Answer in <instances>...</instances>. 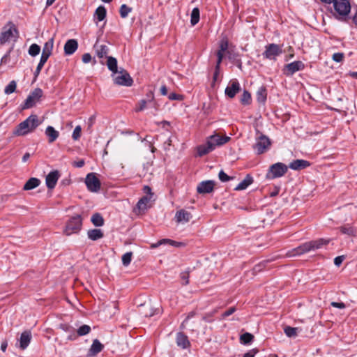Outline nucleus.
Listing matches in <instances>:
<instances>
[{
    "mask_svg": "<svg viewBox=\"0 0 357 357\" xmlns=\"http://www.w3.org/2000/svg\"><path fill=\"white\" fill-rule=\"evenodd\" d=\"M254 340V335L250 333H245L240 336V341L242 344H250Z\"/></svg>",
    "mask_w": 357,
    "mask_h": 357,
    "instance_id": "nucleus-38",
    "label": "nucleus"
},
{
    "mask_svg": "<svg viewBox=\"0 0 357 357\" xmlns=\"http://www.w3.org/2000/svg\"><path fill=\"white\" fill-rule=\"evenodd\" d=\"M176 218L178 222L185 223L190 221L192 218V215L190 212L182 209L176 212Z\"/></svg>",
    "mask_w": 357,
    "mask_h": 357,
    "instance_id": "nucleus-23",
    "label": "nucleus"
},
{
    "mask_svg": "<svg viewBox=\"0 0 357 357\" xmlns=\"http://www.w3.org/2000/svg\"><path fill=\"white\" fill-rule=\"evenodd\" d=\"M87 235L89 239L92 241H97L103 237V232L100 229H90L87 232Z\"/></svg>",
    "mask_w": 357,
    "mask_h": 357,
    "instance_id": "nucleus-29",
    "label": "nucleus"
},
{
    "mask_svg": "<svg viewBox=\"0 0 357 357\" xmlns=\"http://www.w3.org/2000/svg\"><path fill=\"white\" fill-rule=\"evenodd\" d=\"M257 100L260 103H264L267 98V91L265 86H261L257 91Z\"/></svg>",
    "mask_w": 357,
    "mask_h": 357,
    "instance_id": "nucleus-32",
    "label": "nucleus"
},
{
    "mask_svg": "<svg viewBox=\"0 0 357 357\" xmlns=\"http://www.w3.org/2000/svg\"><path fill=\"white\" fill-rule=\"evenodd\" d=\"M153 139L154 138L151 136H146V137L142 139V142H146L149 146H151L153 143Z\"/></svg>",
    "mask_w": 357,
    "mask_h": 357,
    "instance_id": "nucleus-63",
    "label": "nucleus"
},
{
    "mask_svg": "<svg viewBox=\"0 0 357 357\" xmlns=\"http://www.w3.org/2000/svg\"><path fill=\"white\" fill-rule=\"evenodd\" d=\"M287 172V166L283 163L278 162L272 165L270 168L267 177L275 178L282 176Z\"/></svg>",
    "mask_w": 357,
    "mask_h": 357,
    "instance_id": "nucleus-11",
    "label": "nucleus"
},
{
    "mask_svg": "<svg viewBox=\"0 0 357 357\" xmlns=\"http://www.w3.org/2000/svg\"><path fill=\"white\" fill-rule=\"evenodd\" d=\"M45 135L48 137V142L53 143L59 136V132L52 126H49L45 130Z\"/></svg>",
    "mask_w": 357,
    "mask_h": 357,
    "instance_id": "nucleus-26",
    "label": "nucleus"
},
{
    "mask_svg": "<svg viewBox=\"0 0 357 357\" xmlns=\"http://www.w3.org/2000/svg\"><path fill=\"white\" fill-rule=\"evenodd\" d=\"M215 182L212 180L202 181L197 188V191L199 194L210 193L213 191Z\"/></svg>",
    "mask_w": 357,
    "mask_h": 357,
    "instance_id": "nucleus-14",
    "label": "nucleus"
},
{
    "mask_svg": "<svg viewBox=\"0 0 357 357\" xmlns=\"http://www.w3.org/2000/svg\"><path fill=\"white\" fill-rule=\"evenodd\" d=\"M78 48V43L75 39H69L64 45V53L66 55H71Z\"/></svg>",
    "mask_w": 357,
    "mask_h": 357,
    "instance_id": "nucleus-17",
    "label": "nucleus"
},
{
    "mask_svg": "<svg viewBox=\"0 0 357 357\" xmlns=\"http://www.w3.org/2000/svg\"><path fill=\"white\" fill-rule=\"evenodd\" d=\"M214 312L208 313L203 316L202 319L206 322H211L213 319H211L213 316Z\"/></svg>",
    "mask_w": 357,
    "mask_h": 357,
    "instance_id": "nucleus-59",
    "label": "nucleus"
},
{
    "mask_svg": "<svg viewBox=\"0 0 357 357\" xmlns=\"http://www.w3.org/2000/svg\"><path fill=\"white\" fill-rule=\"evenodd\" d=\"M298 328H294L291 326H286L284 328V333L287 337H292L297 335Z\"/></svg>",
    "mask_w": 357,
    "mask_h": 357,
    "instance_id": "nucleus-40",
    "label": "nucleus"
},
{
    "mask_svg": "<svg viewBox=\"0 0 357 357\" xmlns=\"http://www.w3.org/2000/svg\"><path fill=\"white\" fill-rule=\"evenodd\" d=\"M59 178V172L58 170L50 172L46 176L45 183L49 189H53Z\"/></svg>",
    "mask_w": 357,
    "mask_h": 357,
    "instance_id": "nucleus-16",
    "label": "nucleus"
},
{
    "mask_svg": "<svg viewBox=\"0 0 357 357\" xmlns=\"http://www.w3.org/2000/svg\"><path fill=\"white\" fill-rule=\"evenodd\" d=\"M189 273H190V271H187L183 273H181V279L185 281V283H184L185 285H186L189 283Z\"/></svg>",
    "mask_w": 357,
    "mask_h": 357,
    "instance_id": "nucleus-53",
    "label": "nucleus"
},
{
    "mask_svg": "<svg viewBox=\"0 0 357 357\" xmlns=\"http://www.w3.org/2000/svg\"><path fill=\"white\" fill-rule=\"evenodd\" d=\"M85 183L87 189L92 192H97L100 190L101 183L95 173H89L85 178Z\"/></svg>",
    "mask_w": 357,
    "mask_h": 357,
    "instance_id": "nucleus-10",
    "label": "nucleus"
},
{
    "mask_svg": "<svg viewBox=\"0 0 357 357\" xmlns=\"http://www.w3.org/2000/svg\"><path fill=\"white\" fill-rule=\"evenodd\" d=\"M93 48L99 58L107 57L109 51V47L107 45L99 44L98 42L95 43Z\"/></svg>",
    "mask_w": 357,
    "mask_h": 357,
    "instance_id": "nucleus-21",
    "label": "nucleus"
},
{
    "mask_svg": "<svg viewBox=\"0 0 357 357\" xmlns=\"http://www.w3.org/2000/svg\"><path fill=\"white\" fill-rule=\"evenodd\" d=\"M91 220L96 227L102 226L105 222L102 216L98 213H94L91 216Z\"/></svg>",
    "mask_w": 357,
    "mask_h": 357,
    "instance_id": "nucleus-33",
    "label": "nucleus"
},
{
    "mask_svg": "<svg viewBox=\"0 0 357 357\" xmlns=\"http://www.w3.org/2000/svg\"><path fill=\"white\" fill-rule=\"evenodd\" d=\"M176 343L178 347L183 349H186L190 345L188 336L181 332L176 335Z\"/></svg>",
    "mask_w": 357,
    "mask_h": 357,
    "instance_id": "nucleus-22",
    "label": "nucleus"
},
{
    "mask_svg": "<svg viewBox=\"0 0 357 357\" xmlns=\"http://www.w3.org/2000/svg\"><path fill=\"white\" fill-rule=\"evenodd\" d=\"M50 56L42 53L39 63H45Z\"/></svg>",
    "mask_w": 357,
    "mask_h": 357,
    "instance_id": "nucleus-64",
    "label": "nucleus"
},
{
    "mask_svg": "<svg viewBox=\"0 0 357 357\" xmlns=\"http://www.w3.org/2000/svg\"><path fill=\"white\" fill-rule=\"evenodd\" d=\"M132 252H128L122 256V264L125 266H128L132 260Z\"/></svg>",
    "mask_w": 357,
    "mask_h": 357,
    "instance_id": "nucleus-46",
    "label": "nucleus"
},
{
    "mask_svg": "<svg viewBox=\"0 0 357 357\" xmlns=\"http://www.w3.org/2000/svg\"><path fill=\"white\" fill-rule=\"evenodd\" d=\"M241 102L243 105H250L251 102V95L250 93L245 90L242 94V96L241 98Z\"/></svg>",
    "mask_w": 357,
    "mask_h": 357,
    "instance_id": "nucleus-41",
    "label": "nucleus"
},
{
    "mask_svg": "<svg viewBox=\"0 0 357 357\" xmlns=\"http://www.w3.org/2000/svg\"><path fill=\"white\" fill-rule=\"evenodd\" d=\"M310 165L309 161L305 160L297 159L293 160L289 165V168L294 170H300L308 167Z\"/></svg>",
    "mask_w": 357,
    "mask_h": 357,
    "instance_id": "nucleus-20",
    "label": "nucleus"
},
{
    "mask_svg": "<svg viewBox=\"0 0 357 357\" xmlns=\"http://www.w3.org/2000/svg\"><path fill=\"white\" fill-rule=\"evenodd\" d=\"M172 140L171 139V137H169L167 141H165L164 142V149L165 150H169V146L172 145Z\"/></svg>",
    "mask_w": 357,
    "mask_h": 357,
    "instance_id": "nucleus-62",
    "label": "nucleus"
},
{
    "mask_svg": "<svg viewBox=\"0 0 357 357\" xmlns=\"http://www.w3.org/2000/svg\"><path fill=\"white\" fill-rule=\"evenodd\" d=\"M132 11V8L128 7L126 4H123L120 7L119 13L122 18H126L128 15L129 13Z\"/></svg>",
    "mask_w": 357,
    "mask_h": 357,
    "instance_id": "nucleus-43",
    "label": "nucleus"
},
{
    "mask_svg": "<svg viewBox=\"0 0 357 357\" xmlns=\"http://www.w3.org/2000/svg\"><path fill=\"white\" fill-rule=\"evenodd\" d=\"M107 15V10L105 8L102 6H98L95 12V17L98 19V21H102Z\"/></svg>",
    "mask_w": 357,
    "mask_h": 357,
    "instance_id": "nucleus-34",
    "label": "nucleus"
},
{
    "mask_svg": "<svg viewBox=\"0 0 357 357\" xmlns=\"http://www.w3.org/2000/svg\"><path fill=\"white\" fill-rule=\"evenodd\" d=\"M82 128L80 126H77L73 130L72 137L74 140H77L81 135Z\"/></svg>",
    "mask_w": 357,
    "mask_h": 357,
    "instance_id": "nucleus-49",
    "label": "nucleus"
},
{
    "mask_svg": "<svg viewBox=\"0 0 357 357\" xmlns=\"http://www.w3.org/2000/svg\"><path fill=\"white\" fill-rule=\"evenodd\" d=\"M240 91L241 86L239 82L236 79L229 83V84L226 87L225 93L227 96L230 98H233Z\"/></svg>",
    "mask_w": 357,
    "mask_h": 357,
    "instance_id": "nucleus-15",
    "label": "nucleus"
},
{
    "mask_svg": "<svg viewBox=\"0 0 357 357\" xmlns=\"http://www.w3.org/2000/svg\"><path fill=\"white\" fill-rule=\"evenodd\" d=\"M53 45H54V39H53V38H52L44 44L42 53L50 56L52 52Z\"/></svg>",
    "mask_w": 357,
    "mask_h": 357,
    "instance_id": "nucleus-37",
    "label": "nucleus"
},
{
    "mask_svg": "<svg viewBox=\"0 0 357 357\" xmlns=\"http://www.w3.org/2000/svg\"><path fill=\"white\" fill-rule=\"evenodd\" d=\"M168 98L171 100H183V96L180 94H177L175 93H172L169 95Z\"/></svg>",
    "mask_w": 357,
    "mask_h": 357,
    "instance_id": "nucleus-52",
    "label": "nucleus"
},
{
    "mask_svg": "<svg viewBox=\"0 0 357 357\" xmlns=\"http://www.w3.org/2000/svg\"><path fill=\"white\" fill-rule=\"evenodd\" d=\"M305 68V64L301 61H296L284 66L283 72L287 76H291L295 73Z\"/></svg>",
    "mask_w": 357,
    "mask_h": 357,
    "instance_id": "nucleus-12",
    "label": "nucleus"
},
{
    "mask_svg": "<svg viewBox=\"0 0 357 357\" xmlns=\"http://www.w3.org/2000/svg\"><path fill=\"white\" fill-rule=\"evenodd\" d=\"M231 138L227 136H220L218 134H214L209 136L207 139V142L211 144L214 150L216 146H222L227 143Z\"/></svg>",
    "mask_w": 357,
    "mask_h": 357,
    "instance_id": "nucleus-13",
    "label": "nucleus"
},
{
    "mask_svg": "<svg viewBox=\"0 0 357 357\" xmlns=\"http://www.w3.org/2000/svg\"><path fill=\"white\" fill-rule=\"evenodd\" d=\"M13 32L15 33V38H18V30L15 24L9 22L7 26L3 28V31L0 34V44L3 45L8 42L11 38L14 37Z\"/></svg>",
    "mask_w": 357,
    "mask_h": 357,
    "instance_id": "nucleus-6",
    "label": "nucleus"
},
{
    "mask_svg": "<svg viewBox=\"0 0 357 357\" xmlns=\"http://www.w3.org/2000/svg\"><path fill=\"white\" fill-rule=\"evenodd\" d=\"M344 54L342 52H337L333 54L332 59L335 62H341L343 61Z\"/></svg>",
    "mask_w": 357,
    "mask_h": 357,
    "instance_id": "nucleus-51",
    "label": "nucleus"
},
{
    "mask_svg": "<svg viewBox=\"0 0 357 357\" xmlns=\"http://www.w3.org/2000/svg\"><path fill=\"white\" fill-rule=\"evenodd\" d=\"M331 305L334 307L340 308V309H344L345 308L346 305L344 303L340 302H332Z\"/></svg>",
    "mask_w": 357,
    "mask_h": 357,
    "instance_id": "nucleus-60",
    "label": "nucleus"
},
{
    "mask_svg": "<svg viewBox=\"0 0 357 357\" xmlns=\"http://www.w3.org/2000/svg\"><path fill=\"white\" fill-rule=\"evenodd\" d=\"M200 12L198 8L192 9L190 16V23L192 26L197 24L199 21Z\"/></svg>",
    "mask_w": 357,
    "mask_h": 357,
    "instance_id": "nucleus-36",
    "label": "nucleus"
},
{
    "mask_svg": "<svg viewBox=\"0 0 357 357\" xmlns=\"http://www.w3.org/2000/svg\"><path fill=\"white\" fill-rule=\"evenodd\" d=\"M148 103L147 100H145L144 99L141 100L138 103V106L135 108V112H138L144 110Z\"/></svg>",
    "mask_w": 357,
    "mask_h": 357,
    "instance_id": "nucleus-50",
    "label": "nucleus"
},
{
    "mask_svg": "<svg viewBox=\"0 0 357 357\" xmlns=\"http://www.w3.org/2000/svg\"><path fill=\"white\" fill-rule=\"evenodd\" d=\"M218 178L222 182H227L232 179V177L228 176L223 170L219 172Z\"/></svg>",
    "mask_w": 357,
    "mask_h": 357,
    "instance_id": "nucleus-47",
    "label": "nucleus"
},
{
    "mask_svg": "<svg viewBox=\"0 0 357 357\" xmlns=\"http://www.w3.org/2000/svg\"><path fill=\"white\" fill-rule=\"evenodd\" d=\"M145 100H147V102L149 103H151V102H153V100H154V94H153V92L152 91H149L147 93H146V98L144 99Z\"/></svg>",
    "mask_w": 357,
    "mask_h": 357,
    "instance_id": "nucleus-54",
    "label": "nucleus"
},
{
    "mask_svg": "<svg viewBox=\"0 0 357 357\" xmlns=\"http://www.w3.org/2000/svg\"><path fill=\"white\" fill-rule=\"evenodd\" d=\"M107 66L108 69L113 73L112 76L114 74H116L119 70H118L117 66V60L116 58L113 56H107Z\"/></svg>",
    "mask_w": 357,
    "mask_h": 357,
    "instance_id": "nucleus-27",
    "label": "nucleus"
},
{
    "mask_svg": "<svg viewBox=\"0 0 357 357\" xmlns=\"http://www.w3.org/2000/svg\"><path fill=\"white\" fill-rule=\"evenodd\" d=\"M17 87V84L15 81L13 80L10 82V83L6 86L4 89V92L6 94H10L13 93Z\"/></svg>",
    "mask_w": 357,
    "mask_h": 357,
    "instance_id": "nucleus-45",
    "label": "nucleus"
},
{
    "mask_svg": "<svg viewBox=\"0 0 357 357\" xmlns=\"http://www.w3.org/2000/svg\"><path fill=\"white\" fill-rule=\"evenodd\" d=\"M82 225V220L81 215L73 216L67 222L64 232L67 236L77 233L81 229Z\"/></svg>",
    "mask_w": 357,
    "mask_h": 357,
    "instance_id": "nucleus-5",
    "label": "nucleus"
},
{
    "mask_svg": "<svg viewBox=\"0 0 357 357\" xmlns=\"http://www.w3.org/2000/svg\"><path fill=\"white\" fill-rule=\"evenodd\" d=\"M228 41L227 40H222L219 45V50L218 51L225 53V52H227L228 49Z\"/></svg>",
    "mask_w": 357,
    "mask_h": 357,
    "instance_id": "nucleus-48",
    "label": "nucleus"
},
{
    "mask_svg": "<svg viewBox=\"0 0 357 357\" xmlns=\"http://www.w3.org/2000/svg\"><path fill=\"white\" fill-rule=\"evenodd\" d=\"M40 52V47L37 44H32L29 49V54L32 56H37Z\"/></svg>",
    "mask_w": 357,
    "mask_h": 357,
    "instance_id": "nucleus-44",
    "label": "nucleus"
},
{
    "mask_svg": "<svg viewBox=\"0 0 357 357\" xmlns=\"http://www.w3.org/2000/svg\"><path fill=\"white\" fill-rule=\"evenodd\" d=\"M236 311V308L234 307H229L227 311H225L223 314H222V317L225 318V317H227L231 314H232L233 313H234Z\"/></svg>",
    "mask_w": 357,
    "mask_h": 357,
    "instance_id": "nucleus-57",
    "label": "nucleus"
},
{
    "mask_svg": "<svg viewBox=\"0 0 357 357\" xmlns=\"http://www.w3.org/2000/svg\"><path fill=\"white\" fill-rule=\"evenodd\" d=\"M40 183V181L37 178H29L24 184L23 190H30L38 187Z\"/></svg>",
    "mask_w": 357,
    "mask_h": 357,
    "instance_id": "nucleus-30",
    "label": "nucleus"
},
{
    "mask_svg": "<svg viewBox=\"0 0 357 357\" xmlns=\"http://www.w3.org/2000/svg\"><path fill=\"white\" fill-rule=\"evenodd\" d=\"M340 230L342 234H347V235L351 236H354L355 233H356V230L354 229V227H352L351 226H350L349 225H343V226L340 227Z\"/></svg>",
    "mask_w": 357,
    "mask_h": 357,
    "instance_id": "nucleus-39",
    "label": "nucleus"
},
{
    "mask_svg": "<svg viewBox=\"0 0 357 357\" xmlns=\"http://www.w3.org/2000/svg\"><path fill=\"white\" fill-rule=\"evenodd\" d=\"M256 142L252 146L253 149L257 155L266 152L271 146V141L268 137L257 130Z\"/></svg>",
    "mask_w": 357,
    "mask_h": 357,
    "instance_id": "nucleus-3",
    "label": "nucleus"
},
{
    "mask_svg": "<svg viewBox=\"0 0 357 357\" xmlns=\"http://www.w3.org/2000/svg\"><path fill=\"white\" fill-rule=\"evenodd\" d=\"M329 243V240L319 238L315 241H311L303 243L298 247L289 250L287 253V256L291 257L298 255H303L304 253L314 251L316 250L321 248L324 245H327Z\"/></svg>",
    "mask_w": 357,
    "mask_h": 357,
    "instance_id": "nucleus-1",
    "label": "nucleus"
},
{
    "mask_svg": "<svg viewBox=\"0 0 357 357\" xmlns=\"http://www.w3.org/2000/svg\"><path fill=\"white\" fill-rule=\"evenodd\" d=\"M258 352L257 349H252L245 353L243 357H255V354Z\"/></svg>",
    "mask_w": 357,
    "mask_h": 357,
    "instance_id": "nucleus-56",
    "label": "nucleus"
},
{
    "mask_svg": "<svg viewBox=\"0 0 357 357\" xmlns=\"http://www.w3.org/2000/svg\"><path fill=\"white\" fill-rule=\"evenodd\" d=\"M151 197L144 196L137 202V207L139 211H144L147 208V203L151 200Z\"/></svg>",
    "mask_w": 357,
    "mask_h": 357,
    "instance_id": "nucleus-35",
    "label": "nucleus"
},
{
    "mask_svg": "<svg viewBox=\"0 0 357 357\" xmlns=\"http://www.w3.org/2000/svg\"><path fill=\"white\" fill-rule=\"evenodd\" d=\"M117 73L119 75L114 77V83L115 84L126 86H131L132 85L133 79L126 70L121 68Z\"/></svg>",
    "mask_w": 357,
    "mask_h": 357,
    "instance_id": "nucleus-7",
    "label": "nucleus"
},
{
    "mask_svg": "<svg viewBox=\"0 0 357 357\" xmlns=\"http://www.w3.org/2000/svg\"><path fill=\"white\" fill-rule=\"evenodd\" d=\"M91 331V327L89 325H82L77 331L79 336H83L89 334Z\"/></svg>",
    "mask_w": 357,
    "mask_h": 357,
    "instance_id": "nucleus-42",
    "label": "nucleus"
},
{
    "mask_svg": "<svg viewBox=\"0 0 357 357\" xmlns=\"http://www.w3.org/2000/svg\"><path fill=\"white\" fill-rule=\"evenodd\" d=\"M40 123L37 115L31 114L15 128L13 135L15 136H24L33 132Z\"/></svg>",
    "mask_w": 357,
    "mask_h": 357,
    "instance_id": "nucleus-2",
    "label": "nucleus"
},
{
    "mask_svg": "<svg viewBox=\"0 0 357 357\" xmlns=\"http://www.w3.org/2000/svg\"><path fill=\"white\" fill-rule=\"evenodd\" d=\"M344 256H343V255L336 257L334 259V264H335V265L337 266H340L342 264V263L344 261Z\"/></svg>",
    "mask_w": 357,
    "mask_h": 357,
    "instance_id": "nucleus-55",
    "label": "nucleus"
},
{
    "mask_svg": "<svg viewBox=\"0 0 357 357\" xmlns=\"http://www.w3.org/2000/svg\"><path fill=\"white\" fill-rule=\"evenodd\" d=\"M43 95V90L40 88H36L29 93L24 104L21 106L22 109H29L35 106L36 104L40 101Z\"/></svg>",
    "mask_w": 357,
    "mask_h": 357,
    "instance_id": "nucleus-4",
    "label": "nucleus"
},
{
    "mask_svg": "<svg viewBox=\"0 0 357 357\" xmlns=\"http://www.w3.org/2000/svg\"><path fill=\"white\" fill-rule=\"evenodd\" d=\"M163 244H169L172 246L178 247V248L183 247L185 245V243L183 242H177V241H173L171 239L164 238V239H162V240L158 241L156 243L153 244L151 245V248H157L159 245H163Z\"/></svg>",
    "mask_w": 357,
    "mask_h": 357,
    "instance_id": "nucleus-25",
    "label": "nucleus"
},
{
    "mask_svg": "<svg viewBox=\"0 0 357 357\" xmlns=\"http://www.w3.org/2000/svg\"><path fill=\"white\" fill-rule=\"evenodd\" d=\"M264 268V264H257V265H255L254 266L253 271L255 273H258V272L261 271Z\"/></svg>",
    "mask_w": 357,
    "mask_h": 357,
    "instance_id": "nucleus-61",
    "label": "nucleus"
},
{
    "mask_svg": "<svg viewBox=\"0 0 357 357\" xmlns=\"http://www.w3.org/2000/svg\"><path fill=\"white\" fill-rule=\"evenodd\" d=\"M160 312L159 308H153L150 304H144L142 305L140 313L146 317H151Z\"/></svg>",
    "mask_w": 357,
    "mask_h": 357,
    "instance_id": "nucleus-18",
    "label": "nucleus"
},
{
    "mask_svg": "<svg viewBox=\"0 0 357 357\" xmlns=\"http://www.w3.org/2000/svg\"><path fill=\"white\" fill-rule=\"evenodd\" d=\"M253 182V178L250 174H247L245 178L240 182L234 188L235 190H243L246 189Z\"/></svg>",
    "mask_w": 357,
    "mask_h": 357,
    "instance_id": "nucleus-28",
    "label": "nucleus"
},
{
    "mask_svg": "<svg viewBox=\"0 0 357 357\" xmlns=\"http://www.w3.org/2000/svg\"><path fill=\"white\" fill-rule=\"evenodd\" d=\"M282 50L281 47L277 44L271 43L265 47V51L262 55L264 58L270 60H275L276 57L281 54Z\"/></svg>",
    "mask_w": 357,
    "mask_h": 357,
    "instance_id": "nucleus-9",
    "label": "nucleus"
},
{
    "mask_svg": "<svg viewBox=\"0 0 357 357\" xmlns=\"http://www.w3.org/2000/svg\"><path fill=\"white\" fill-rule=\"evenodd\" d=\"M213 150V149L212 146L211 144H209L208 143V142H206V143L205 144L200 145L197 147V155L199 157H202V156L210 153Z\"/></svg>",
    "mask_w": 357,
    "mask_h": 357,
    "instance_id": "nucleus-31",
    "label": "nucleus"
},
{
    "mask_svg": "<svg viewBox=\"0 0 357 357\" xmlns=\"http://www.w3.org/2000/svg\"><path fill=\"white\" fill-rule=\"evenodd\" d=\"M333 3L336 13L341 17L347 16L351 11L349 0H335Z\"/></svg>",
    "mask_w": 357,
    "mask_h": 357,
    "instance_id": "nucleus-8",
    "label": "nucleus"
},
{
    "mask_svg": "<svg viewBox=\"0 0 357 357\" xmlns=\"http://www.w3.org/2000/svg\"><path fill=\"white\" fill-rule=\"evenodd\" d=\"M82 59L84 63H89L91 61V56L89 53H85L82 55Z\"/></svg>",
    "mask_w": 357,
    "mask_h": 357,
    "instance_id": "nucleus-58",
    "label": "nucleus"
},
{
    "mask_svg": "<svg viewBox=\"0 0 357 357\" xmlns=\"http://www.w3.org/2000/svg\"><path fill=\"white\" fill-rule=\"evenodd\" d=\"M31 340V333L29 331H24L20 338V348L24 350L27 348Z\"/></svg>",
    "mask_w": 357,
    "mask_h": 357,
    "instance_id": "nucleus-19",
    "label": "nucleus"
},
{
    "mask_svg": "<svg viewBox=\"0 0 357 357\" xmlns=\"http://www.w3.org/2000/svg\"><path fill=\"white\" fill-rule=\"evenodd\" d=\"M103 348V344H101L98 340L96 339L93 341L92 345L89 349V355L91 356H95L101 352Z\"/></svg>",
    "mask_w": 357,
    "mask_h": 357,
    "instance_id": "nucleus-24",
    "label": "nucleus"
}]
</instances>
